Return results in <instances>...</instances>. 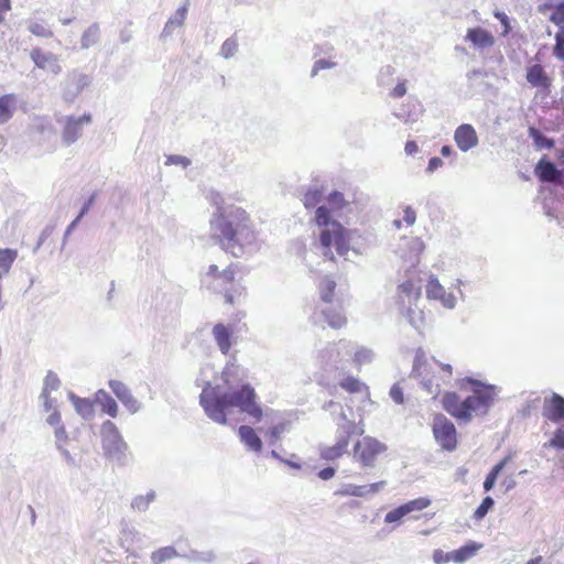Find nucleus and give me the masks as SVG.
I'll list each match as a JSON object with an SVG mask.
<instances>
[{
  "label": "nucleus",
  "mask_w": 564,
  "mask_h": 564,
  "mask_svg": "<svg viewBox=\"0 0 564 564\" xmlns=\"http://www.w3.org/2000/svg\"><path fill=\"white\" fill-rule=\"evenodd\" d=\"M408 516L403 505L391 509L384 514V522L392 523L400 521L403 517Z\"/></svg>",
  "instance_id": "nucleus-44"
},
{
  "label": "nucleus",
  "mask_w": 564,
  "mask_h": 564,
  "mask_svg": "<svg viewBox=\"0 0 564 564\" xmlns=\"http://www.w3.org/2000/svg\"><path fill=\"white\" fill-rule=\"evenodd\" d=\"M432 557L435 564H447L453 562L452 552H444L443 550H435Z\"/></svg>",
  "instance_id": "nucleus-49"
},
{
  "label": "nucleus",
  "mask_w": 564,
  "mask_h": 564,
  "mask_svg": "<svg viewBox=\"0 0 564 564\" xmlns=\"http://www.w3.org/2000/svg\"><path fill=\"white\" fill-rule=\"evenodd\" d=\"M549 446L556 449H564V427H557L555 430L553 438L550 441Z\"/></svg>",
  "instance_id": "nucleus-47"
},
{
  "label": "nucleus",
  "mask_w": 564,
  "mask_h": 564,
  "mask_svg": "<svg viewBox=\"0 0 564 564\" xmlns=\"http://www.w3.org/2000/svg\"><path fill=\"white\" fill-rule=\"evenodd\" d=\"M28 29L36 37L51 39L54 36L52 29L42 20L29 21Z\"/></svg>",
  "instance_id": "nucleus-31"
},
{
  "label": "nucleus",
  "mask_w": 564,
  "mask_h": 564,
  "mask_svg": "<svg viewBox=\"0 0 564 564\" xmlns=\"http://www.w3.org/2000/svg\"><path fill=\"white\" fill-rule=\"evenodd\" d=\"M426 296L430 300L441 301L447 306H453L454 297L448 295L445 288L440 283L436 278H431L426 284Z\"/></svg>",
  "instance_id": "nucleus-18"
},
{
  "label": "nucleus",
  "mask_w": 564,
  "mask_h": 564,
  "mask_svg": "<svg viewBox=\"0 0 564 564\" xmlns=\"http://www.w3.org/2000/svg\"><path fill=\"white\" fill-rule=\"evenodd\" d=\"M419 148L417 144L414 141H408L404 145V152L408 155H413L417 152Z\"/></svg>",
  "instance_id": "nucleus-60"
},
{
  "label": "nucleus",
  "mask_w": 564,
  "mask_h": 564,
  "mask_svg": "<svg viewBox=\"0 0 564 564\" xmlns=\"http://www.w3.org/2000/svg\"><path fill=\"white\" fill-rule=\"evenodd\" d=\"M482 547L481 544L469 541L464 546L458 550L452 552V558L454 563L463 564L469 561L471 557H475L477 552Z\"/></svg>",
  "instance_id": "nucleus-27"
},
{
  "label": "nucleus",
  "mask_w": 564,
  "mask_h": 564,
  "mask_svg": "<svg viewBox=\"0 0 564 564\" xmlns=\"http://www.w3.org/2000/svg\"><path fill=\"white\" fill-rule=\"evenodd\" d=\"M352 429H355V425L351 427H345L344 431L339 434L335 445L326 446L321 449V457L325 460H335L340 458L348 449Z\"/></svg>",
  "instance_id": "nucleus-10"
},
{
  "label": "nucleus",
  "mask_w": 564,
  "mask_h": 564,
  "mask_svg": "<svg viewBox=\"0 0 564 564\" xmlns=\"http://www.w3.org/2000/svg\"><path fill=\"white\" fill-rule=\"evenodd\" d=\"M336 470L333 467H326L319 470L318 477L323 480H328L335 476Z\"/></svg>",
  "instance_id": "nucleus-56"
},
{
  "label": "nucleus",
  "mask_w": 564,
  "mask_h": 564,
  "mask_svg": "<svg viewBox=\"0 0 564 564\" xmlns=\"http://www.w3.org/2000/svg\"><path fill=\"white\" fill-rule=\"evenodd\" d=\"M186 7H180L176 11V15H174L173 19L169 20V24H176L178 28L183 24L185 17H186Z\"/></svg>",
  "instance_id": "nucleus-53"
},
{
  "label": "nucleus",
  "mask_w": 564,
  "mask_h": 564,
  "mask_svg": "<svg viewBox=\"0 0 564 564\" xmlns=\"http://www.w3.org/2000/svg\"><path fill=\"white\" fill-rule=\"evenodd\" d=\"M10 9V0H0V15Z\"/></svg>",
  "instance_id": "nucleus-63"
},
{
  "label": "nucleus",
  "mask_w": 564,
  "mask_h": 564,
  "mask_svg": "<svg viewBox=\"0 0 564 564\" xmlns=\"http://www.w3.org/2000/svg\"><path fill=\"white\" fill-rule=\"evenodd\" d=\"M371 360V350L367 348H359L352 355V362L357 367H361L364 365L369 364Z\"/></svg>",
  "instance_id": "nucleus-43"
},
{
  "label": "nucleus",
  "mask_w": 564,
  "mask_h": 564,
  "mask_svg": "<svg viewBox=\"0 0 564 564\" xmlns=\"http://www.w3.org/2000/svg\"><path fill=\"white\" fill-rule=\"evenodd\" d=\"M212 333H213L214 339L217 344V347L219 348L221 354L228 355L231 349V346H232V341H231V338L234 336L232 326H226V324H224V323H216L213 326Z\"/></svg>",
  "instance_id": "nucleus-13"
},
{
  "label": "nucleus",
  "mask_w": 564,
  "mask_h": 564,
  "mask_svg": "<svg viewBox=\"0 0 564 564\" xmlns=\"http://www.w3.org/2000/svg\"><path fill=\"white\" fill-rule=\"evenodd\" d=\"M327 203L328 206L326 207L330 210V215L335 212L341 210L346 205V200L343 193L337 191H334L328 195Z\"/></svg>",
  "instance_id": "nucleus-37"
},
{
  "label": "nucleus",
  "mask_w": 564,
  "mask_h": 564,
  "mask_svg": "<svg viewBox=\"0 0 564 564\" xmlns=\"http://www.w3.org/2000/svg\"><path fill=\"white\" fill-rule=\"evenodd\" d=\"M543 416L552 422L564 421V397L553 393L550 398H545Z\"/></svg>",
  "instance_id": "nucleus-12"
},
{
  "label": "nucleus",
  "mask_w": 564,
  "mask_h": 564,
  "mask_svg": "<svg viewBox=\"0 0 564 564\" xmlns=\"http://www.w3.org/2000/svg\"><path fill=\"white\" fill-rule=\"evenodd\" d=\"M30 56L39 68L50 69L53 73H58L61 70L57 58L53 54H45L40 48H34Z\"/></svg>",
  "instance_id": "nucleus-22"
},
{
  "label": "nucleus",
  "mask_w": 564,
  "mask_h": 564,
  "mask_svg": "<svg viewBox=\"0 0 564 564\" xmlns=\"http://www.w3.org/2000/svg\"><path fill=\"white\" fill-rule=\"evenodd\" d=\"M527 564H543V557L542 556H538L535 558H531L530 561H528Z\"/></svg>",
  "instance_id": "nucleus-64"
},
{
  "label": "nucleus",
  "mask_w": 564,
  "mask_h": 564,
  "mask_svg": "<svg viewBox=\"0 0 564 564\" xmlns=\"http://www.w3.org/2000/svg\"><path fill=\"white\" fill-rule=\"evenodd\" d=\"M421 281L406 280L398 286V299L400 303L416 302L421 296Z\"/></svg>",
  "instance_id": "nucleus-15"
},
{
  "label": "nucleus",
  "mask_w": 564,
  "mask_h": 564,
  "mask_svg": "<svg viewBox=\"0 0 564 564\" xmlns=\"http://www.w3.org/2000/svg\"><path fill=\"white\" fill-rule=\"evenodd\" d=\"M466 39L471 43L474 47L480 50L489 48L495 44L492 33H489V31H485V29H480V26L469 29L467 31Z\"/></svg>",
  "instance_id": "nucleus-17"
},
{
  "label": "nucleus",
  "mask_w": 564,
  "mask_h": 564,
  "mask_svg": "<svg viewBox=\"0 0 564 564\" xmlns=\"http://www.w3.org/2000/svg\"><path fill=\"white\" fill-rule=\"evenodd\" d=\"M384 486V481H378L375 484H370L367 486H348L345 489L338 490L336 494L343 495V496H364L368 492H378L380 488Z\"/></svg>",
  "instance_id": "nucleus-30"
},
{
  "label": "nucleus",
  "mask_w": 564,
  "mask_h": 564,
  "mask_svg": "<svg viewBox=\"0 0 564 564\" xmlns=\"http://www.w3.org/2000/svg\"><path fill=\"white\" fill-rule=\"evenodd\" d=\"M527 82L538 88V94L543 98L551 96L552 93V78L541 64H534L527 68Z\"/></svg>",
  "instance_id": "nucleus-9"
},
{
  "label": "nucleus",
  "mask_w": 564,
  "mask_h": 564,
  "mask_svg": "<svg viewBox=\"0 0 564 564\" xmlns=\"http://www.w3.org/2000/svg\"><path fill=\"white\" fill-rule=\"evenodd\" d=\"M241 442L251 451L260 453L263 449V444L260 437L257 435L254 429L250 425H241L238 431Z\"/></svg>",
  "instance_id": "nucleus-23"
},
{
  "label": "nucleus",
  "mask_w": 564,
  "mask_h": 564,
  "mask_svg": "<svg viewBox=\"0 0 564 564\" xmlns=\"http://www.w3.org/2000/svg\"><path fill=\"white\" fill-rule=\"evenodd\" d=\"M337 283L330 276H324L317 283L319 299L325 304H332L336 297Z\"/></svg>",
  "instance_id": "nucleus-24"
},
{
  "label": "nucleus",
  "mask_w": 564,
  "mask_h": 564,
  "mask_svg": "<svg viewBox=\"0 0 564 564\" xmlns=\"http://www.w3.org/2000/svg\"><path fill=\"white\" fill-rule=\"evenodd\" d=\"M99 41V29L96 23L91 24L89 28L85 29L82 39H80V47L89 48L97 44Z\"/></svg>",
  "instance_id": "nucleus-33"
},
{
  "label": "nucleus",
  "mask_w": 564,
  "mask_h": 564,
  "mask_svg": "<svg viewBox=\"0 0 564 564\" xmlns=\"http://www.w3.org/2000/svg\"><path fill=\"white\" fill-rule=\"evenodd\" d=\"M94 200V195L89 197V199L83 205L80 212H79V216L77 217V219L75 220V223L78 220L79 217H82L85 213L88 212L91 203Z\"/></svg>",
  "instance_id": "nucleus-61"
},
{
  "label": "nucleus",
  "mask_w": 564,
  "mask_h": 564,
  "mask_svg": "<svg viewBox=\"0 0 564 564\" xmlns=\"http://www.w3.org/2000/svg\"><path fill=\"white\" fill-rule=\"evenodd\" d=\"M177 556V551L173 546H165L154 551L151 554L152 564H163L167 561L174 560Z\"/></svg>",
  "instance_id": "nucleus-32"
},
{
  "label": "nucleus",
  "mask_w": 564,
  "mask_h": 564,
  "mask_svg": "<svg viewBox=\"0 0 564 564\" xmlns=\"http://www.w3.org/2000/svg\"><path fill=\"white\" fill-rule=\"evenodd\" d=\"M386 451V446L372 437H365L355 446V458L365 467L373 466L378 455Z\"/></svg>",
  "instance_id": "nucleus-8"
},
{
  "label": "nucleus",
  "mask_w": 564,
  "mask_h": 564,
  "mask_svg": "<svg viewBox=\"0 0 564 564\" xmlns=\"http://www.w3.org/2000/svg\"><path fill=\"white\" fill-rule=\"evenodd\" d=\"M109 387L116 397L128 406H135L137 400L131 394L129 388L121 381L110 380Z\"/></svg>",
  "instance_id": "nucleus-29"
},
{
  "label": "nucleus",
  "mask_w": 564,
  "mask_h": 564,
  "mask_svg": "<svg viewBox=\"0 0 564 564\" xmlns=\"http://www.w3.org/2000/svg\"><path fill=\"white\" fill-rule=\"evenodd\" d=\"M390 397L395 403H403L404 397H403V388L400 386V383H394L390 389Z\"/></svg>",
  "instance_id": "nucleus-50"
},
{
  "label": "nucleus",
  "mask_w": 564,
  "mask_h": 564,
  "mask_svg": "<svg viewBox=\"0 0 564 564\" xmlns=\"http://www.w3.org/2000/svg\"><path fill=\"white\" fill-rule=\"evenodd\" d=\"M464 383L469 384L471 394L464 400L453 391L442 395V405L446 412L462 422H470L474 415H484L488 412L496 398V387L486 384L473 378H466Z\"/></svg>",
  "instance_id": "nucleus-3"
},
{
  "label": "nucleus",
  "mask_w": 564,
  "mask_h": 564,
  "mask_svg": "<svg viewBox=\"0 0 564 564\" xmlns=\"http://www.w3.org/2000/svg\"><path fill=\"white\" fill-rule=\"evenodd\" d=\"M416 214L415 210L411 206H406L403 209V221L406 226H411L415 223Z\"/></svg>",
  "instance_id": "nucleus-54"
},
{
  "label": "nucleus",
  "mask_w": 564,
  "mask_h": 564,
  "mask_svg": "<svg viewBox=\"0 0 564 564\" xmlns=\"http://www.w3.org/2000/svg\"><path fill=\"white\" fill-rule=\"evenodd\" d=\"M59 386L61 380L57 375L50 371L44 379V389L42 391L45 410H51L53 408L54 400L51 398V392L57 390Z\"/></svg>",
  "instance_id": "nucleus-28"
},
{
  "label": "nucleus",
  "mask_w": 564,
  "mask_h": 564,
  "mask_svg": "<svg viewBox=\"0 0 564 564\" xmlns=\"http://www.w3.org/2000/svg\"><path fill=\"white\" fill-rule=\"evenodd\" d=\"M98 401L101 406V411L108 415L115 417L118 414V404L107 392H98Z\"/></svg>",
  "instance_id": "nucleus-34"
},
{
  "label": "nucleus",
  "mask_w": 564,
  "mask_h": 564,
  "mask_svg": "<svg viewBox=\"0 0 564 564\" xmlns=\"http://www.w3.org/2000/svg\"><path fill=\"white\" fill-rule=\"evenodd\" d=\"M323 198V192L318 188H311L303 196V205L306 208L315 207Z\"/></svg>",
  "instance_id": "nucleus-40"
},
{
  "label": "nucleus",
  "mask_w": 564,
  "mask_h": 564,
  "mask_svg": "<svg viewBox=\"0 0 564 564\" xmlns=\"http://www.w3.org/2000/svg\"><path fill=\"white\" fill-rule=\"evenodd\" d=\"M427 368H429V365L425 361L424 357L423 356H417L415 358V361H414V365H413L412 375L417 377V378H420L421 382L424 384V387L430 392H432V388L434 386V380H433V378H430L427 376V373H429ZM435 386L438 388L440 383H435Z\"/></svg>",
  "instance_id": "nucleus-25"
},
{
  "label": "nucleus",
  "mask_w": 564,
  "mask_h": 564,
  "mask_svg": "<svg viewBox=\"0 0 564 564\" xmlns=\"http://www.w3.org/2000/svg\"><path fill=\"white\" fill-rule=\"evenodd\" d=\"M431 505V500L426 497H419L413 500H410L405 503H403V507L406 511V513H411L413 511H421L425 508H427Z\"/></svg>",
  "instance_id": "nucleus-41"
},
{
  "label": "nucleus",
  "mask_w": 564,
  "mask_h": 564,
  "mask_svg": "<svg viewBox=\"0 0 564 564\" xmlns=\"http://www.w3.org/2000/svg\"><path fill=\"white\" fill-rule=\"evenodd\" d=\"M321 313L333 329H341V327H346L348 319L341 306L326 307L323 308Z\"/></svg>",
  "instance_id": "nucleus-21"
},
{
  "label": "nucleus",
  "mask_w": 564,
  "mask_h": 564,
  "mask_svg": "<svg viewBox=\"0 0 564 564\" xmlns=\"http://www.w3.org/2000/svg\"><path fill=\"white\" fill-rule=\"evenodd\" d=\"M535 174L542 182H562V172L555 166L554 163L540 160L535 166Z\"/></svg>",
  "instance_id": "nucleus-20"
},
{
  "label": "nucleus",
  "mask_w": 564,
  "mask_h": 564,
  "mask_svg": "<svg viewBox=\"0 0 564 564\" xmlns=\"http://www.w3.org/2000/svg\"><path fill=\"white\" fill-rule=\"evenodd\" d=\"M17 256L15 250L0 249V279L1 274H7L10 271Z\"/></svg>",
  "instance_id": "nucleus-35"
},
{
  "label": "nucleus",
  "mask_w": 564,
  "mask_h": 564,
  "mask_svg": "<svg viewBox=\"0 0 564 564\" xmlns=\"http://www.w3.org/2000/svg\"><path fill=\"white\" fill-rule=\"evenodd\" d=\"M166 164H181L186 166L188 164V160L183 156H170Z\"/></svg>",
  "instance_id": "nucleus-59"
},
{
  "label": "nucleus",
  "mask_w": 564,
  "mask_h": 564,
  "mask_svg": "<svg viewBox=\"0 0 564 564\" xmlns=\"http://www.w3.org/2000/svg\"><path fill=\"white\" fill-rule=\"evenodd\" d=\"M406 94V80L402 79L390 91L392 98H401Z\"/></svg>",
  "instance_id": "nucleus-51"
},
{
  "label": "nucleus",
  "mask_w": 564,
  "mask_h": 564,
  "mask_svg": "<svg viewBox=\"0 0 564 564\" xmlns=\"http://www.w3.org/2000/svg\"><path fill=\"white\" fill-rule=\"evenodd\" d=\"M529 134L540 149H552L554 147V142L545 138L538 128H529Z\"/></svg>",
  "instance_id": "nucleus-38"
},
{
  "label": "nucleus",
  "mask_w": 564,
  "mask_h": 564,
  "mask_svg": "<svg viewBox=\"0 0 564 564\" xmlns=\"http://www.w3.org/2000/svg\"><path fill=\"white\" fill-rule=\"evenodd\" d=\"M555 41L554 55L558 59L564 61V29L556 33Z\"/></svg>",
  "instance_id": "nucleus-48"
},
{
  "label": "nucleus",
  "mask_w": 564,
  "mask_h": 564,
  "mask_svg": "<svg viewBox=\"0 0 564 564\" xmlns=\"http://www.w3.org/2000/svg\"><path fill=\"white\" fill-rule=\"evenodd\" d=\"M338 384L349 394H360L365 399H369L371 397L369 386L366 382L361 381L359 378L347 376L344 379H341Z\"/></svg>",
  "instance_id": "nucleus-19"
},
{
  "label": "nucleus",
  "mask_w": 564,
  "mask_h": 564,
  "mask_svg": "<svg viewBox=\"0 0 564 564\" xmlns=\"http://www.w3.org/2000/svg\"><path fill=\"white\" fill-rule=\"evenodd\" d=\"M443 166V161L440 158H432L429 162L427 172L432 173Z\"/></svg>",
  "instance_id": "nucleus-57"
},
{
  "label": "nucleus",
  "mask_w": 564,
  "mask_h": 564,
  "mask_svg": "<svg viewBox=\"0 0 564 564\" xmlns=\"http://www.w3.org/2000/svg\"><path fill=\"white\" fill-rule=\"evenodd\" d=\"M315 223L321 228L318 243L323 258L335 262L334 250L340 257L347 256L350 250V229H346L338 220L330 219V210L325 205L316 208Z\"/></svg>",
  "instance_id": "nucleus-4"
},
{
  "label": "nucleus",
  "mask_w": 564,
  "mask_h": 564,
  "mask_svg": "<svg viewBox=\"0 0 564 564\" xmlns=\"http://www.w3.org/2000/svg\"><path fill=\"white\" fill-rule=\"evenodd\" d=\"M209 227L212 240L236 258L257 239L250 214L239 206H218L209 219Z\"/></svg>",
  "instance_id": "nucleus-1"
},
{
  "label": "nucleus",
  "mask_w": 564,
  "mask_h": 564,
  "mask_svg": "<svg viewBox=\"0 0 564 564\" xmlns=\"http://www.w3.org/2000/svg\"><path fill=\"white\" fill-rule=\"evenodd\" d=\"M51 413L47 416L46 421L48 424L55 427V437L57 447L62 449L66 443L68 442V434L66 432L65 425L62 423V414L53 404V408L48 410Z\"/></svg>",
  "instance_id": "nucleus-16"
},
{
  "label": "nucleus",
  "mask_w": 564,
  "mask_h": 564,
  "mask_svg": "<svg viewBox=\"0 0 564 564\" xmlns=\"http://www.w3.org/2000/svg\"><path fill=\"white\" fill-rule=\"evenodd\" d=\"M257 399L254 388L248 383L229 392H220L219 387L207 382L199 394V404L213 421L220 424L227 423L226 410L229 408H238L240 412L260 421L263 410Z\"/></svg>",
  "instance_id": "nucleus-2"
},
{
  "label": "nucleus",
  "mask_w": 564,
  "mask_h": 564,
  "mask_svg": "<svg viewBox=\"0 0 564 564\" xmlns=\"http://www.w3.org/2000/svg\"><path fill=\"white\" fill-rule=\"evenodd\" d=\"M70 401H73L75 410L77 411V413H80L82 416H89L93 414L94 406L93 402L89 399L70 394Z\"/></svg>",
  "instance_id": "nucleus-36"
},
{
  "label": "nucleus",
  "mask_w": 564,
  "mask_h": 564,
  "mask_svg": "<svg viewBox=\"0 0 564 564\" xmlns=\"http://www.w3.org/2000/svg\"><path fill=\"white\" fill-rule=\"evenodd\" d=\"M18 98L14 94L0 96V124L8 122L17 110Z\"/></svg>",
  "instance_id": "nucleus-26"
},
{
  "label": "nucleus",
  "mask_w": 564,
  "mask_h": 564,
  "mask_svg": "<svg viewBox=\"0 0 564 564\" xmlns=\"http://www.w3.org/2000/svg\"><path fill=\"white\" fill-rule=\"evenodd\" d=\"M503 467H505V460L498 463L497 465H495L491 468V470L486 476V478H485V480L482 482V487H484L485 491H489V490L492 489V487L496 484L497 477L500 474V471L503 469Z\"/></svg>",
  "instance_id": "nucleus-39"
},
{
  "label": "nucleus",
  "mask_w": 564,
  "mask_h": 564,
  "mask_svg": "<svg viewBox=\"0 0 564 564\" xmlns=\"http://www.w3.org/2000/svg\"><path fill=\"white\" fill-rule=\"evenodd\" d=\"M334 64L326 59H318L317 62H315L312 68V76H315L322 69H328L332 68Z\"/></svg>",
  "instance_id": "nucleus-55"
},
{
  "label": "nucleus",
  "mask_w": 564,
  "mask_h": 564,
  "mask_svg": "<svg viewBox=\"0 0 564 564\" xmlns=\"http://www.w3.org/2000/svg\"><path fill=\"white\" fill-rule=\"evenodd\" d=\"M238 271L239 268L235 263H230L223 271H219L216 264H210L206 272V276L209 279L206 288L214 293L224 295L226 303L235 304L236 299L240 297L245 290L237 282Z\"/></svg>",
  "instance_id": "nucleus-5"
},
{
  "label": "nucleus",
  "mask_w": 564,
  "mask_h": 564,
  "mask_svg": "<svg viewBox=\"0 0 564 564\" xmlns=\"http://www.w3.org/2000/svg\"><path fill=\"white\" fill-rule=\"evenodd\" d=\"M552 12L550 14V20L557 25L564 24V1L557 4H546Z\"/></svg>",
  "instance_id": "nucleus-42"
},
{
  "label": "nucleus",
  "mask_w": 564,
  "mask_h": 564,
  "mask_svg": "<svg viewBox=\"0 0 564 564\" xmlns=\"http://www.w3.org/2000/svg\"><path fill=\"white\" fill-rule=\"evenodd\" d=\"M440 368L447 375V377H452L453 368L448 364H440Z\"/></svg>",
  "instance_id": "nucleus-62"
},
{
  "label": "nucleus",
  "mask_w": 564,
  "mask_h": 564,
  "mask_svg": "<svg viewBox=\"0 0 564 564\" xmlns=\"http://www.w3.org/2000/svg\"><path fill=\"white\" fill-rule=\"evenodd\" d=\"M91 117L89 113H84L78 118L67 117L63 129V141L66 145L73 144L79 137L82 124L89 123Z\"/></svg>",
  "instance_id": "nucleus-11"
},
{
  "label": "nucleus",
  "mask_w": 564,
  "mask_h": 564,
  "mask_svg": "<svg viewBox=\"0 0 564 564\" xmlns=\"http://www.w3.org/2000/svg\"><path fill=\"white\" fill-rule=\"evenodd\" d=\"M494 506V500L491 497L489 496H486L480 505L478 506V508L476 509V511H474V517L476 519H481L485 517V514L488 512V510L491 509V507Z\"/></svg>",
  "instance_id": "nucleus-46"
},
{
  "label": "nucleus",
  "mask_w": 564,
  "mask_h": 564,
  "mask_svg": "<svg viewBox=\"0 0 564 564\" xmlns=\"http://www.w3.org/2000/svg\"><path fill=\"white\" fill-rule=\"evenodd\" d=\"M282 431H283L282 424L273 425V427H271L269 430V435L271 436V440H273V441L279 440Z\"/></svg>",
  "instance_id": "nucleus-58"
},
{
  "label": "nucleus",
  "mask_w": 564,
  "mask_h": 564,
  "mask_svg": "<svg viewBox=\"0 0 564 564\" xmlns=\"http://www.w3.org/2000/svg\"><path fill=\"white\" fill-rule=\"evenodd\" d=\"M238 50V42L235 39H228L224 42L220 53L225 58H230Z\"/></svg>",
  "instance_id": "nucleus-45"
},
{
  "label": "nucleus",
  "mask_w": 564,
  "mask_h": 564,
  "mask_svg": "<svg viewBox=\"0 0 564 564\" xmlns=\"http://www.w3.org/2000/svg\"><path fill=\"white\" fill-rule=\"evenodd\" d=\"M432 432L436 443L446 452H454L458 446V432L455 424L443 413L435 414Z\"/></svg>",
  "instance_id": "nucleus-6"
},
{
  "label": "nucleus",
  "mask_w": 564,
  "mask_h": 564,
  "mask_svg": "<svg viewBox=\"0 0 564 564\" xmlns=\"http://www.w3.org/2000/svg\"><path fill=\"white\" fill-rule=\"evenodd\" d=\"M186 7H180L176 11V15H174L173 19L169 20V24H176L178 28L183 24L185 17H186Z\"/></svg>",
  "instance_id": "nucleus-52"
},
{
  "label": "nucleus",
  "mask_w": 564,
  "mask_h": 564,
  "mask_svg": "<svg viewBox=\"0 0 564 564\" xmlns=\"http://www.w3.org/2000/svg\"><path fill=\"white\" fill-rule=\"evenodd\" d=\"M477 141V132L473 129L470 123H463L455 130V142L463 152L475 148Z\"/></svg>",
  "instance_id": "nucleus-14"
},
{
  "label": "nucleus",
  "mask_w": 564,
  "mask_h": 564,
  "mask_svg": "<svg viewBox=\"0 0 564 564\" xmlns=\"http://www.w3.org/2000/svg\"><path fill=\"white\" fill-rule=\"evenodd\" d=\"M101 443L105 453L109 456L127 449L117 425L112 421H105L100 426Z\"/></svg>",
  "instance_id": "nucleus-7"
}]
</instances>
